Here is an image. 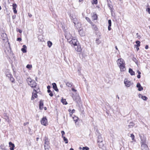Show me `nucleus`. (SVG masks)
Returning a JSON list of instances; mask_svg holds the SVG:
<instances>
[{"instance_id":"61","label":"nucleus","mask_w":150,"mask_h":150,"mask_svg":"<svg viewBox=\"0 0 150 150\" xmlns=\"http://www.w3.org/2000/svg\"><path fill=\"white\" fill-rule=\"evenodd\" d=\"M136 47V49L137 51H138L139 50V48L138 47Z\"/></svg>"},{"instance_id":"60","label":"nucleus","mask_w":150,"mask_h":150,"mask_svg":"<svg viewBox=\"0 0 150 150\" xmlns=\"http://www.w3.org/2000/svg\"><path fill=\"white\" fill-rule=\"evenodd\" d=\"M75 112V110L74 109H73L72 110H71V112L73 113H74Z\"/></svg>"},{"instance_id":"44","label":"nucleus","mask_w":150,"mask_h":150,"mask_svg":"<svg viewBox=\"0 0 150 150\" xmlns=\"http://www.w3.org/2000/svg\"><path fill=\"white\" fill-rule=\"evenodd\" d=\"M86 19L89 22H90L91 21L90 18H88V17H86Z\"/></svg>"},{"instance_id":"29","label":"nucleus","mask_w":150,"mask_h":150,"mask_svg":"<svg viewBox=\"0 0 150 150\" xmlns=\"http://www.w3.org/2000/svg\"><path fill=\"white\" fill-rule=\"evenodd\" d=\"M47 43L48 47L50 48V47L52 45V42L50 41H48L47 42Z\"/></svg>"},{"instance_id":"10","label":"nucleus","mask_w":150,"mask_h":150,"mask_svg":"<svg viewBox=\"0 0 150 150\" xmlns=\"http://www.w3.org/2000/svg\"><path fill=\"white\" fill-rule=\"evenodd\" d=\"M65 35L66 38L67 39L68 42L71 40L72 36L70 33L67 32L65 33Z\"/></svg>"},{"instance_id":"4","label":"nucleus","mask_w":150,"mask_h":150,"mask_svg":"<svg viewBox=\"0 0 150 150\" xmlns=\"http://www.w3.org/2000/svg\"><path fill=\"white\" fill-rule=\"evenodd\" d=\"M72 97L74 100L76 102H78L80 100V97L78 94L76 93L75 95L73 94Z\"/></svg>"},{"instance_id":"22","label":"nucleus","mask_w":150,"mask_h":150,"mask_svg":"<svg viewBox=\"0 0 150 150\" xmlns=\"http://www.w3.org/2000/svg\"><path fill=\"white\" fill-rule=\"evenodd\" d=\"M49 142L48 140V139L47 138L45 137V145H49Z\"/></svg>"},{"instance_id":"57","label":"nucleus","mask_w":150,"mask_h":150,"mask_svg":"<svg viewBox=\"0 0 150 150\" xmlns=\"http://www.w3.org/2000/svg\"><path fill=\"white\" fill-rule=\"evenodd\" d=\"M28 15L30 17H31L32 16V15L29 13H28Z\"/></svg>"},{"instance_id":"11","label":"nucleus","mask_w":150,"mask_h":150,"mask_svg":"<svg viewBox=\"0 0 150 150\" xmlns=\"http://www.w3.org/2000/svg\"><path fill=\"white\" fill-rule=\"evenodd\" d=\"M74 48L76 51L78 52H80L81 51V49L80 45H79V43L76 45L74 46Z\"/></svg>"},{"instance_id":"17","label":"nucleus","mask_w":150,"mask_h":150,"mask_svg":"<svg viewBox=\"0 0 150 150\" xmlns=\"http://www.w3.org/2000/svg\"><path fill=\"white\" fill-rule=\"evenodd\" d=\"M139 96L144 100H146L148 99V98L146 97L145 96H143L142 94H139Z\"/></svg>"},{"instance_id":"1","label":"nucleus","mask_w":150,"mask_h":150,"mask_svg":"<svg viewBox=\"0 0 150 150\" xmlns=\"http://www.w3.org/2000/svg\"><path fill=\"white\" fill-rule=\"evenodd\" d=\"M141 139V149L142 150H149V149L146 144V138L143 135H139Z\"/></svg>"},{"instance_id":"15","label":"nucleus","mask_w":150,"mask_h":150,"mask_svg":"<svg viewBox=\"0 0 150 150\" xmlns=\"http://www.w3.org/2000/svg\"><path fill=\"white\" fill-rule=\"evenodd\" d=\"M137 87L138 88V90L139 91H142L143 89V88L141 86V84L139 83H138L137 84Z\"/></svg>"},{"instance_id":"39","label":"nucleus","mask_w":150,"mask_h":150,"mask_svg":"<svg viewBox=\"0 0 150 150\" xmlns=\"http://www.w3.org/2000/svg\"><path fill=\"white\" fill-rule=\"evenodd\" d=\"M83 32V31L81 30H80L79 31V34L83 36L84 35V34L82 33Z\"/></svg>"},{"instance_id":"46","label":"nucleus","mask_w":150,"mask_h":150,"mask_svg":"<svg viewBox=\"0 0 150 150\" xmlns=\"http://www.w3.org/2000/svg\"><path fill=\"white\" fill-rule=\"evenodd\" d=\"M21 38H18L17 39V40L19 41H21Z\"/></svg>"},{"instance_id":"30","label":"nucleus","mask_w":150,"mask_h":150,"mask_svg":"<svg viewBox=\"0 0 150 150\" xmlns=\"http://www.w3.org/2000/svg\"><path fill=\"white\" fill-rule=\"evenodd\" d=\"M93 19V20H96L97 18V16L96 14H95L92 16Z\"/></svg>"},{"instance_id":"5","label":"nucleus","mask_w":150,"mask_h":150,"mask_svg":"<svg viewBox=\"0 0 150 150\" xmlns=\"http://www.w3.org/2000/svg\"><path fill=\"white\" fill-rule=\"evenodd\" d=\"M69 42L71 46L73 45L74 46L78 44L79 43V42L76 39H72L71 40L69 41Z\"/></svg>"},{"instance_id":"50","label":"nucleus","mask_w":150,"mask_h":150,"mask_svg":"<svg viewBox=\"0 0 150 150\" xmlns=\"http://www.w3.org/2000/svg\"><path fill=\"white\" fill-rule=\"evenodd\" d=\"M29 124V122H25V123H24V124H23V125L24 126H25L26 125H27L28 124Z\"/></svg>"},{"instance_id":"34","label":"nucleus","mask_w":150,"mask_h":150,"mask_svg":"<svg viewBox=\"0 0 150 150\" xmlns=\"http://www.w3.org/2000/svg\"><path fill=\"white\" fill-rule=\"evenodd\" d=\"M130 137L132 138V140L134 141H135L134 139V136L132 134H130Z\"/></svg>"},{"instance_id":"9","label":"nucleus","mask_w":150,"mask_h":150,"mask_svg":"<svg viewBox=\"0 0 150 150\" xmlns=\"http://www.w3.org/2000/svg\"><path fill=\"white\" fill-rule=\"evenodd\" d=\"M1 39L2 40L6 42H7L8 41V38L6 33H2L1 34Z\"/></svg>"},{"instance_id":"42","label":"nucleus","mask_w":150,"mask_h":150,"mask_svg":"<svg viewBox=\"0 0 150 150\" xmlns=\"http://www.w3.org/2000/svg\"><path fill=\"white\" fill-rule=\"evenodd\" d=\"M96 42L97 44H98L100 43L101 41L99 39H97L96 40Z\"/></svg>"},{"instance_id":"52","label":"nucleus","mask_w":150,"mask_h":150,"mask_svg":"<svg viewBox=\"0 0 150 150\" xmlns=\"http://www.w3.org/2000/svg\"><path fill=\"white\" fill-rule=\"evenodd\" d=\"M136 35L137 36V38H140V36L139 35L138 33H137L136 34Z\"/></svg>"},{"instance_id":"20","label":"nucleus","mask_w":150,"mask_h":150,"mask_svg":"<svg viewBox=\"0 0 150 150\" xmlns=\"http://www.w3.org/2000/svg\"><path fill=\"white\" fill-rule=\"evenodd\" d=\"M108 30H110L111 29V20H109L108 21Z\"/></svg>"},{"instance_id":"27","label":"nucleus","mask_w":150,"mask_h":150,"mask_svg":"<svg viewBox=\"0 0 150 150\" xmlns=\"http://www.w3.org/2000/svg\"><path fill=\"white\" fill-rule=\"evenodd\" d=\"M98 145L100 148H101L102 146H103V142H99Z\"/></svg>"},{"instance_id":"49","label":"nucleus","mask_w":150,"mask_h":150,"mask_svg":"<svg viewBox=\"0 0 150 150\" xmlns=\"http://www.w3.org/2000/svg\"><path fill=\"white\" fill-rule=\"evenodd\" d=\"M13 12L14 13H17V10H16V9H13Z\"/></svg>"},{"instance_id":"59","label":"nucleus","mask_w":150,"mask_h":150,"mask_svg":"<svg viewBox=\"0 0 150 150\" xmlns=\"http://www.w3.org/2000/svg\"><path fill=\"white\" fill-rule=\"evenodd\" d=\"M108 6L110 8V9L111 11H112V7L109 5H108Z\"/></svg>"},{"instance_id":"37","label":"nucleus","mask_w":150,"mask_h":150,"mask_svg":"<svg viewBox=\"0 0 150 150\" xmlns=\"http://www.w3.org/2000/svg\"><path fill=\"white\" fill-rule=\"evenodd\" d=\"M17 5L16 4H13V9H16L17 7Z\"/></svg>"},{"instance_id":"21","label":"nucleus","mask_w":150,"mask_h":150,"mask_svg":"<svg viewBox=\"0 0 150 150\" xmlns=\"http://www.w3.org/2000/svg\"><path fill=\"white\" fill-rule=\"evenodd\" d=\"M129 72L132 76L135 75V72L131 68L129 69Z\"/></svg>"},{"instance_id":"12","label":"nucleus","mask_w":150,"mask_h":150,"mask_svg":"<svg viewBox=\"0 0 150 150\" xmlns=\"http://www.w3.org/2000/svg\"><path fill=\"white\" fill-rule=\"evenodd\" d=\"M103 138L101 136L100 133H99L98 135L97 142L98 143L99 142H103Z\"/></svg>"},{"instance_id":"19","label":"nucleus","mask_w":150,"mask_h":150,"mask_svg":"<svg viewBox=\"0 0 150 150\" xmlns=\"http://www.w3.org/2000/svg\"><path fill=\"white\" fill-rule=\"evenodd\" d=\"M27 47L25 45H23V48L21 49V50L22 51L23 53H25L27 52Z\"/></svg>"},{"instance_id":"62","label":"nucleus","mask_w":150,"mask_h":150,"mask_svg":"<svg viewBox=\"0 0 150 150\" xmlns=\"http://www.w3.org/2000/svg\"><path fill=\"white\" fill-rule=\"evenodd\" d=\"M47 92L48 93H50L51 92V90L50 89H48V90H47Z\"/></svg>"},{"instance_id":"41","label":"nucleus","mask_w":150,"mask_h":150,"mask_svg":"<svg viewBox=\"0 0 150 150\" xmlns=\"http://www.w3.org/2000/svg\"><path fill=\"white\" fill-rule=\"evenodd\" d=\"M93 28L95 30H97L98 29L96 25H93Z\"/></svg>"},{"instance_id":"51","label":"nucleus","mask_w":150,"mask_h":150,"mask_svg":"<svg viewBox=\"0 0 150 150\" xmlns=\"http://www.w3.org/2000/svg\"><path fill=\"white\" fill-rule=\"evenodd\" d=\"M71 90L73 91L76 92L77 91V90L74 88H72Z\"/></svg>"},{"instance_id":"63","label":"nucleus","mask_w":150,"mask_h":150,"mask_svg":"<svg viewBox=\"0 0 150 150\" xmlns=\"http://www.w3.org/2000/svg\"><path fill=\"white\" fill-rule=\"evenodd\" d=\"M47 88L48 89H50V86H47Z\"/></svg>"},{"instance_id":"23","label":"nucleus","mask_w":150,"mask_h":150,"mask_svg":"<svg viewBox=\"0 0 150 150\" xmlns=\"http://www.w3.org/2000/svg\"><path fill=\"white\" fill-rule=\"evenodd\" d=\"M70 16L71 19L72 20L77 17V16L75 14H71Z\"/></svg>"},{"instance_id":"16","label":"nucleus","mask_w":150,"mask_h":150,"mask_svg":"<svg viewBox=\"0 0 150 150\" xmlns=\"http://www.w3.org/2000/svg\"><path fill=\"white\" fill-rule=\"evenodd\" d=\"M53 87V89L56 91L58 92L59 90L57 88V85L55 83H52Z\"/></svg>"},{"instance_id":"35","label":"nucleus","mask_w":150,"mask_h":150,"mask_svg":"<svg viewBox=\"0 0 150 150\" xmlns=\"http://www.w3.org/2000/svg\"><path fill=\"white\" fill-rule=\"evenodd\" d=\"M132 60H133V61L134 62H135V63L137 64V62H138V61H137V59L135 57H133L132 59Z\"/></svg>"},{"instance_id":"43","label":"nucleus","mask_w":150,"mask_h":150,"mask_svg":"<svg viewBox=\"0 0 150 150\" xmlns=\"http://www.w3.org/2000/svg\"><path fill=\"white\" fill-rule=\"evenodd\" d=\"M78 119V118L77 117H76L74 118V120L76 124V122L77 121V120Z\"/></svg>"},{"instance_id":"40","label":"nucleus","mask_w":150,"mask_h":150,"mask_svg":"<svg viewBox=\"0 0 150 150\" xmlns=\"http://www.w3.org/2000/svg\"><path fill=\"white\" fill-rule=\"evenodd\" d=\"M97 3V0H92V4H96Z\"/></svg>"},{"instance_id":"58","label":"nucleus","mask_w":150,"mask_h":150,"mask_svg":"<svg viewBox=\"0 0 150 150\" xmlns=\"http://www.w3.org/2000/svg\"><path fill=\"white\" fill-rule=\"evenodd\" d=\"M148 47H148V46L147 45H146V46L145 47V48L146 49H147L148 48Z\"/></svg>"},{"instance_id":"33","label":"nucleus","mask_w":150,"mask_h":150,"mask_svg":"<svg viewBox=\"0 0 150 150\" xmlns=\"http://www.w3.org/2000/svg\"><path fill=\"white\" fill-rule=\"evenodd\" d=\"M50 146L49 145H44V148L45 149V150H49V148Z\"/></svg>"},{"instance_id":"53","label":"nucleus","mask_w":150,"mask_h":150,"mask_svg":"<svg viewBox=\"0 0 150 150\" xmlns=\"http://www.w3.org/2000/svg\"><path fill=\"white\" fill-rule=\"evenodd\" d=\"M0 147L1 149H4V146L3 145H1V146H0Z\"/></svg>"},{"instance_id":"54","label":"nucleus","mask_w":150,"mask_h":150,"mask_svg":"<svg viewBox=\"0 0 150 150\" xmlns=\"http://www.w3.org/2000/svg\"><path fill=\"white\" fill-rule=\"evenodd\" d=\"M16 17V15H13L12 16V18L13 19H14Z\"/></svg>"},{"instance_id":"38","label":"nucleus","mask_w":150,"mask_h":150,"mask_svg":"<svg viewBox=\"0 0 150 150\" xmlns=\"http://www.w3.org/2000/svg\"><path fill=\"white\" fill-rule=\"evenodd\" d=\"M82 149L83 150H89V148L87 146L85 147H83L82 148Z\"/></svg>"},{"instance_id":"2","label":"nucleus","mask_w":150,"mask_h":150,"mask_svg":"<svg viewBox=\"0 0 150 150\" xmlns=\"http://www.w3.org/2000/svg\"><path fill=\"white\" fill-rule=\"evenodd\" d=\"M117 63L120 68L121 71H124L125 70V62L123 59H118L117 61Z\"/></svg>"},{"instance_id":"7","label":"nucleus","mask_w":150,"mask_h":150,"mask_svg":"<svg viewBox=\"0 0 150 150\" xmlns=\"http://www.w3.org/2000/svg\"><path fill=\"white\" fill-rule=\"evenodd\" d=\"M41 124L44 126H46L48 125L47 120L46 117L42 118L41 120Z\"/></svg>"},{"instance_id":"26","label":"nucleus","mask_w":150,"mask_h":150,"mask_svg":"<svg viewBox=\"0 0 150 150\" xmlns=\"http://www.w3.org/2000/svg\"><path fill=\"white\" fill-rule=\"evenodd\" d=\"M135 42L137 44L135 45H134V47H139L140 46V42L139 41H137Z\"/></svg>"},{"instance_id":"13","label":"nucleus","mask_w":150,"mask_h":150,"mask_svg":"<svg viewBox=\"0 0 150 150\" xmlns=\"http://www.w3.org/2000/svg\"><path fill=\"white\" fill-rule=\"evenodd\" d=\"M6 76L7 77H8L9 78H10V80L12 83H14V79L12 75L10 74H7Z\"/></svg>"},{"instance_id":"45","label":"nucleus","mask_w":150,"mask_h":150,"mask_svg":"<svg viewBox=\"0 0 150 150\" xmlns=\"http://www.w3.org/2000/svg\"><path fill=\"white\" fill-rule=\"evenodd\" d=\"M62 134V137H63L64 136H63L65 134V132L64 131H62L61 132Z\"/></svg>"},{"instance_id":"18","label":"nucleus","mask_w":150,"mask_h":150,"mask_svg":"<svg viewBox=\"0 0 150 150\" xmlns=\"http://www.w3.org/2000/svg\"><path fill=\"white\" fill-rule=\"evenodd\" d=\"M9 146L10 147V150H13L14 148L15 147V145L14 144H13L11 142H10L9 143Z\"/></svg>"},{"instance_id":"36","label":"nucleus","mask_w":150,"mask_h":150,"mask_svg":"<svg viewBox=\"0 0 150 150\" xmlns=\"http://www.w3.org/2000/svg\"><path fill=\"white\" fill-rule=\"evenodd\" d=\"M27 68L30 69L32 67V66L31 65L28 64L26 66Z\"/></svg>"},{"instance_id":"48","label":"nucleus","mask_w":150,"mask_h":150,"mask_svg":"<svg viewBox=\"0 0 150 150\" xmlns=\"http://www.w3.org/2000/svg\"><path fill=\"white\" fill-rule=\"evenodd\" d=\"M148 11V13L150 14V8H148L146 10Z\"/></svg>"},{"instance_id":"56","label":"nucleus","mask_w":150,"mask_h":150,"mask_svg":"<svg viewBox=\"0 0 150 150\" xmlns=\"http://www.w3.org/2000/svg\"><path fill=\"white\" fill-rule=\"evenodd\" d=\"M137 72L138 73V74L140 75L141 74V72L139 71H137Z\"/></svg>"},{"instance_id":"14","label":"nucleus","mask_w":150,"mask_h":150,"mask_svg":"<svg viewBox=\"0 0 150 150\" xmlns=\"http://www.w3.org/2000/svg\"><path fill=\"white\" fill-rule=\"evenodd\" d=\"M43 101L42 100H40V101L39 108L40 109L42 110L43 109Z\"/></svg>"},{"instance_id":"25","label":"nucleus","mask_w":150,"mask_h":150,"mask_svg":"<svg viewBox=\"0 0 150 150\" xmlns=\"http://www.w3.org/2000/svg\"><path fill=\"white\" fill-rule=\"evenodd\" d=\"M66 85L69 87H71L72 86V83L71 82H67L66 83Z\"/></svg>"},{"instance_id":"32","label":"nucleus","mask_w":150,"mask_h":150,"mask_svg":"<svg viewBox=\"0 0 150 150\" xmlns=\"http://www.w3.org/2000/svg\"><path fill=\"white\" fill-rule=\"evenodd\" d=\"M63 138L64 141L65 142V143L67 144L68 143V140L65 137H62Z\"/></svg>"},{"instance_id":"55","label":"nucleus","mask_w":150,"mask_h":150,"mask_svg":"<svg viewBox=\"0 0 150 150\" xmlns=\"http://www.w3.org/2000/svg\"><path fill=\"white\" fill-rule=\"evenodd\" d=\"M140 77H141V76L140 75H139V74H138V75L137 76V77L138 78V79H139L140 78Z\"/></svg>"},{"instance_id":"31","label":"nucleus","mask_w":150,"mask_h":150,"mask_svg":"<svg viewBox=\"0 0 150 150\" xmlns=\"http://www.w3.org/2000/svg\"><path fill=\"white\" fill-rule=\"evenodd\" d=\"M134 124L133 122H131L130 124L128 125V126L130 128L134 126Z\"/></svg>"},{"instance_id":"24","label":"nucleus","mask_w":150,"mask_h":150,"mask_svg":"<svg viewBox=\"0 0 150 150\" xmlns=\"http://www.w3.org/2000/svg\"><path fill=\"white\" fill-rule=\"evenodd\" d=\"M72 20L75 25L76 23H78V21L77 18V17L72 19Z\"/></svg>"},{"instance_id":"6","label":"nucleus","mask_w":150,"mask_h":150,"mask_svg":"<svg viewBox=\"0 0 150 150\" xmlns=\"http://www.w3.org/2000/svg\"><path fill=\"white\" fill-rule=\"evenodd\" d=\"M32 95L31 98V100H33L35 99V98H36L38 97L37 95V90H36L35 89H33V91L32 92Z\"/></svg>"},{"instance_id":"28","label":"nucleus","mask_w":150,"mask_h":150,"mask_svg":"<svg viewBox=\"0 0 150 150\" xmlns=\"http://www.w3.org/2000/svg\"><path fill=\"white\" fill-rule=\"evenodd\" d=\"M61 101L65 105H66L67 104V102L66 101L65 99H62L61 100Z\"/></svg>"},{"instance_id":"64","label":"nucleus","mask_w":150,"mask_h":150,"mask_svg":"<svg viewBox=\"0 0 150 150\" xmlns=\"http://www.w3.org/2000/svg\"><path fill=\"white\" fill-rule=\"evenodd\" d=\"M73 113L72 112H70L69 113L70 116H71Z\"/></svg>"},{"instance_id":"8","label":"nucleus","mask_w":150,"mask_h":150,"mask_svg":"<svg viewBox=\"0 0 150 150\" xmlns=\"http://www.w3.org/2000/svg\"><path fill=\"white\" fill-rule=\"evenodd\" d=\"M124 83L126 86L128 87H129L132 84L131 81H128L127 79H125Z\"/></svg>"},{"instance_id":"3","label":"nucleus","mask_w":150,"mask_h":150,"mask_svg":"<svg viewBox=\"0 0 150 150\" xmlns=\"http://www.w3.org/2000/svg\"><path fill=\"white\" fill-rule=\"evenodd\" d=\"M27 81L28 85L32 88H36V90L39 88L37 87V83L34 80L30 78H28Z\"/></svg>"},{"instance_id":"47","label":"nucleus","mask_w":150,"mask_h":150,"mask_svg":"<svg viewBox=\"0 0 150 150\" xmlns=\"http://www.w3.org/2000/svg\"><path fill=\"white\" fill-rule=\"evenodd\" d=\"M49 95L51 96V97H52L53 96V93H52V92H50V93H49Z\"/></svg>"}]
</instances>
